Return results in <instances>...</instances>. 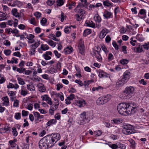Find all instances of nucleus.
<instances>
[{
	"instance_id": "obj_64",
	"label": "nucleus",
	"mask_w": 149,
	"mask_h": 149,
	"mask_svg": "<svg viewBox=\"0 0 149 149\" xmlns=\"http://www.w3.org/2000/svg\"><path fill=\"white\" fill-rule=\"evenodd\" d=\"M47 22V19L45 18H44L41 20V23L42 25H44Z\"/></svg>"
},
{
	"instance_id": "obj_60",
	"label": "nucleus",
	"mask_w": 149,
	"mask_h": 149,
	"mask_svg": "<svg viewBox=\"0 0 149 149\" xmlns=\"http://www.w3.org/2000/svg\"><path fill=\"white\" fill-rule=\"evenodd\" d=\"M113 59V54L110 53L109 54L108 57V60L109 61H112Z\"/></svg>"
},
{
	"instance_id": "obj_61",
	"label": "nucleus",
	"mask_w": 149,
	"mask_h": 149,
	"mask_svg": "<svg viewBox=\"0 0 149 149\" xmlns=\"http://www.w3.org/2000/svg\"><path fill=\"white\" fill-rule=\"evenodd\" d=\"M57 5L58 6H62L64 3L63 0H57Z\"/></svg>"
},
{
	"instance_id": "obj_62",
	"label": "nucleus",
	"mask_w": 149,
	"mask_h": 149,
	"mask_svg": "<svg viewBox=\"0 0 149 149\" xmlns=\"http://www.w3.org/2000/svg\"><path fill=\"white\" fill-rule=\"evenodd\" d=\"M74 97L75 95L73 94H70L69 96L67 98L68 99V100H71L74 98Z\"/></svg>"
},
{
	"instance_id": "obj_24",
	"label": "nucleus",
	"mask_w": 149,
	"mask_h": 149,
	"mask_svg": "<svg viewBox=\"0 0 149 149\" xmlns=\"http://www.w3.org/2000/svg\"><path fill=\"white\" fill-rule=\"evenodd\" d=\"M86 26H90L92 28H94L95 24L92 21H86L85 23Z\"/></svg>"
},
{
	"instance_id": "obj_22",
	"label": "nucleus",
	"mask_w": 149,
	"mask_h": 149,
	"mask_svg": "<svg viewBox=\"0 0 149 149\" xmlns=\"http://www.w3.org/2000/svg\"><path fill=\"white\" fill-rule=\"evenodd\" d=\"M112 15V13L110 12L105 10L103 16L106 19L109 18L111 17Z\"/></svg>"
},
{
	"instance_id": "obj_36",
	"label": "nucleus",
	"mask_w": 149,
	"mask_h": 149,
	"mask_svg": "<svg viewBox=\"0 0 149 149\" xmlns=\"http://www.w3.org/2000/svg\"><path fill=\"white\" fill-rule=\"evenodd\" d=\"M103 4L104 6L109 7L110 6H112V3H110L108 0H107L103 1Z\"/></svg>"
},
{
	"instance_id": "obj_2",
	"label": "nucleus",
	"mask_w": 149,
	"mask_h": 149,
	"mask_svg": "<svg viewBox=\"0 0 149 149\" xmlns=\"http://www.w3.org/2000/svg\"><path fill=\"white\" fill-rule=\"evenodd\" d=\"M130 73L128 71H125L121 79L116 83V85L118 87L122 86L126 83L130 78Z\"/></svg>"
},
{
	"instance_id": "obj_33",
	"label": "nucleus",
	"mask_w": 149,
	"mask_h": 149,
	"mask_svg": "<svg viewBox=\"0 0 149 149\" xmlns=\"http://www.w3.org/2000/svg\"><path fill=\"white\" fill-rule=\"evenodd\" d=\"M113 122L116 124H119L123 122V119L120 118L115 119L113 120Z\"/></svg>"
},
{
	"instance_id": "obj_14",
	"label": "nucleus",
	"mask_w": 149,
	"mask_h": 149,
	"mask_svg": "<svg viewBox=\"0 0 149 149\" xmlns=\"http://www.w3.org/2000/svg\"><path fill=\"white\" fill-rule=\"evenodd\" d=\"M5 30L6 31L8 34H10L11 33L17 34L19 32L16 29L13 30L11 28L6 29Z\"/></svg>"
},
{
	"instance_id": "obj_3",
	"label": "nucleus",
	"mask_w": 149,
	"mask_h": 149,
	"mask_svg": "<svg viewBox=\"0 0 149 149\" xmlns=\"http://www.w3.org/2000/svg\"><path fill=\"white\" fill-rule=\"evenodd\" d=\"M101 51V49L100 47L95 46L92 49V51L91 52L92 56L93 57L95 56L100 61H101L102 59L101 56L100 54V52Z\"/></svg>"
},
{
	"instance_id": "obj_5",
	"label": "nucleus",
	"mask_w": 149,
	"mask_h": 149,
	"mask_svg": "<svg viewBox=\"0 0 149 149\" xmlns=\"http://www.w3.org/2000/svg\"><path fill=\"white\" fill-rule=\"evenodd\" d=\"M79 52L82 55H84L85 51V47L84 44V41L82 39H80L79 41L78 45Z\"/></svg>"
},
{
	"instance_id": "obj_13",
	"label": "nucleus",
	"mask_w": 149,
	"mask_h": 149,
	"mask_svg": "<svg viewBox=\"0 0 149 149\" xmlns=\"http://www.w3.org/2000/svg\"><path fill=\"white\" fill-rule=\"evenodd\" d=\"M47 145L45 142H43L42 141L40 140L39 143V146L41 149H47L48 148Z\"/></svg>"
},
{
	"instance_id": "obj_43",
	"label": "nucleus",
	"mask_w": 149,
	"mask_h": 149,
	"mask_svg": "<svg viewBox=\"0 0 149 149\" xmlns=\"http://www.w3.org/2000/svg\"><path fill=\"white\" fill-rule=\"evenodd\" d=\"M142 46L144 49L146 50H148L149 48V42L146 43Z\"/></svg>"
},
{
	"instance_id": "obj_32",
	"label": "nucleus",
	"mask_w": 149,
	"mask_h": 149,
	"mask_svg": "<svg viewBox=\"0 0 149 149\" xmlns=\"http://www.w3.org/2000/svg\"><path fill=\"white\" fill-rule=\"evenodd\" d=\"M40 48L43 51H46L49 49V47L46 44H41L40 45Z\"/></svg>"
},
{
	"instance_id": "obj_40",
	"label": "nucleus",
	"mask_w": 149,
	"mask_h": 149,
	"mask_svg": "<svg viewBox=\"0 0 149 149\" xmlns=\"http://www.w3.org/2000/svg\"><path fill=\"white\" fill-rule=\"evenodd\" d=\"M55 1L54 0H48L47 1V4L49 6H51L55 3Z\"/></svg>"
},
{
	"instance_id": "obj_25",
	"label": "nucleus",
	"mask_w": 149,
	"mask_h": 149,
	"mask_svg": "<svg viewBox=\"0 0 149 149\" xmlns=\"http://www.w3.org/2000/svg\"><path fill=\"white\" fill-rule=\"evenodd\" d=\"M11 12L13 15L16 17H19V14L17 12V10L16 9H13L12 10Z\"/></svg>"
},
{
	"instance_id": "obj_6",
	"label": "nucleus",
	"mask_w": 149,
	"mask_h": 149,
	"mask_svg": "<svg viewBox=\"0 0 149 149\" xmlns=\"http://www.w3.org/2000/svg\"><path fill=\"white\" fill-rule=\"evenodd\" d=\"M80 119L78 122V123L80 125L84 124L86 123V121L87 120L86 118V113L84 111L80 115Z\"/></svg>"
},
{
	"instance_id": "obj_4",
	"label": "nucleus",
	"mask_w": 149,
	"mask_h": 149,
	"mask_svg": "<svg viewBox=\"0 0 149 149\" xmlns=\"http://www.w3.org/2000/svg\"><path fill=\"white\" fill-rule=\"evenodd\" d=\"M123 133L125 134H130L135 132L132 126L130 124H124L123 126Z\"/></svg>"
},
{
	"instance_id": "obj_52",
	"label": "nucleus",
	"mask_w": 149,
	"mask_h": 149,
	"mask_svg": "<svg viewBox=\"0 0 149 149\" xmlns=\"http://www.w3.org/2000/svg\"><path fill=\"white\" fill-rule=\"evenodd\" d=\"M29 112L26 111L24 110H22V116H26L28 115Z\"/></svg>"
},
{
	"instance_id": "obj_20",
	"label": "nucleus",
	"mask_w": 149,
	"mask_h": 149,
	"mask_svg": "<svg viewBox=\"0 0 149 149\" xmlns=\"http://www.w3.org/2000/svg\"><path fill=\"white\" fill-rule=\"evenodd\" d=\"M72 51V48L70 46L68 47L64 50V52L65 54H69L71 53Z\"/></svg>"
},
{
	"instance_id": "obj_51",
	"label": "nucleus",
	"mask_w": 149,
	"mask_h": 149,
	"mask_svg": "<svg viewBox=\"0 0 149 149\" xmlns=\"http://www.w3.org/2000/svg\"><path fill=\"white\" fill-rule=\"evenodd\" d=\"M8 128H0V133L2 134L5 132H6L8 131Z\"/></svg>"
},
{
	"instance_id": "obj_38",
	"label": "nucleus",
	"mask_w": 149,
	"mask_h": 149,
	"mask_svg": "<svg viewBox=\"0 0 149 149\" xmlns=\"http://www.w3.org/2000/svg\"><path fill=\"white\" fill-rule=\"evenodd\" d=\"M17 80L19 84L23 85L25 84V83L23 79L21 78L20 77H18L17 78Z\"/></svg>"
},
{
	"instance_id": "obj_34",
	"label": "nucleus",
	"mask_w": 149,
	"mask_h": 149,
	"mask_svg": "<svg viewBox=\"0 0 149 149\" xmlns=\"http://www.w3.org/2000/svg\"><path fill=\"white\" fill-rule=\"evenodd\" d=\"M142 46H139V47L134 49L135 52L138 53H141L143 51Z\"/></svg>"
},
{
	"instance_id": "obj_10",
	"label": "nucleus",
	"mask_w": 149,
	"mask_h": 149,
	"mask_svg": "<svg viewBox=\"0 0 149 149\" xmlns=\"http://www.w3.org/2000/svg\"><path fill=\"white\" fill-rule=\"evenodd\" d=\"M50 135L55 143L60 139V134L58 133H52Z\"/></svg>"
},
{
	"instance_id": "obj_47",
	"label": "nucleus",
	"mask_w": 149,
	"mask_h": 149,
	"mask_svg": "<svg viewBox=\"0 0 149 149\" xmlns=\"http://www.w3.org/2000/svg\"><path fill=\"white\" fill-rule=\"evenodd\" d=\"M34 37L35 36L33 35L29 34L27 35L26 38L28 39V40H32L33 39Z\"/></svg>"
},
{
	"instance_id": "obj_28",
	"label": "nucleus",
	"mask_w": 149,
	"mask_h": 149,
	"mask_svg": "<svg viewBox=\"0 0 149 149\" xmlns=\"http://www.w3.org/2000/svg\"><path fill=\"white\" fill-rule=\"evenodd\" d=\"M91 32V29H87L85 30L83 33L84 36L86 37L88 35L90 34Z\"/></svg>"
},
{
	"instance_id": "obj_59",
	"label": "nucleus",
	"mask_w": 149,
	"mask_h": 149,
	"mask_svg": "<svg viewBox=\"0 0 149 149\" xmlns=\"http://www.w3.org/2000/svg\"><path fill=\"white\" fill-rule=\"evenodd\" d=\"M83 10L79 8V6L78 5L77 7L74 9V11L75 12L79 13L80 12H81V11Z\"/></svg>"
},
{
	"instance_id": "obj_45",
	"label": "nucleus",
	"mask_w": 149,
	"mask_h": 149,
	"mask_svg": "<svg viewBox=\"0 0 149 149\" xmlns=\"http://www.w3.org/2000/svg\"><path fill=\"white\" fill-rule=\"evenodd\" d=\"M101 48L102 50L107 54L109 52L108 50H107L106 47L104 45L101 46Z\"/></svg>"
},
{
	"instance_id": "obj_37",
	"label": "nucleus",
	"mask_w": 149,
	"mask_h": 149,
	"mask_svg": "<svg viewBox=\"0 0 149 149\" xmlns=\"http://www.w3.org/2000/svg\"><path fill=\"white\" fill-rule=\"evenodd\" d=\"M30 23L33 25H34L36 26L37 25V22L34 18H32L30 19Z\"/></svg>"
},
{
	"instance_id": "obj_29",
	"label": "nucleus",
	"mask_w": 149,
	"mask_h": 149,
	"mask_svg": "<svg viewBox=\"0 0 149 149\" xmlns=\"http://www.w3.org/2000/svg\"><path fill=\"white\" fill-rule=\"evenodd\" d=\"M27 88L29 90L31 91H34L35 90V87L32 84H28L27 86Z\"/></svg>"
},
{
	"instance_id": "obj_41",
	"label": "nucleus",
	"mask_w": 149,
	"mask_h": 149,
	"mask_svg": "<svg viewBox=\"0 0 149 149\" xmlns=\"http://www.w3.org/2000/svg\"><path fill=\"white\" fill-rule=\"evenodd\" d=\"M71 30L70 26H67L65 28L64 32L66 33H69L70 32Z\"/></svg>"
},
{
	"instance_id": "obj_50",
	"label": "nucleus",
	"mask_w": 149,
	"mask_h": 149,
	"mask_svg": "<svg viewBox=\"0 0 149 149\" xmlns=\"http://www.w3.org/2000/svg\"><path fill=\"white\" fill-rule=\"evenodd\" d=\"M120 63L122 65H125L127 64L128 61L126 59L121 60L120 61Z\"/></svg>"
},
{
	"instance_id": "obj_30",
	"label": "nucleus",
	"mask_w": 149,
	"mask_h": 149,
	"mask_svg": "<svg viewBox=\"0 0 149 149\" xmlns=\"http://www.w3.org/2000/svg\"><path fill=\"white\" fill-rule=\"evenodd\" d=\"M54 107L52 109H50L49 110V112L50 114L53 115L54 114V111L57 108V106L56 105H55Z\"/></svg>"
},
{
	"instance_id": "obj_39",
	"label": "nucleus",
	"mask_w": 149,
	"mask_h": 149,
	"mask_svg": "<svg viewBox=\"0 0 149 149\" xmlns=\"http://www.w3.org/2000/svg\"><path fill=\"white\" fill-rule=\"evenodd\" d=\"M74 16L75 19L78 21H80L82 19L79 14H76Z\"/></svg>"
},
{
	"instance_id": "obj_53",
	"label": "nucleus",
	"mask_w": 149,
	"mask_h": 149,
	"mask_svg": "<svg viewBox=\"0 0 149 149\" xmlns=\"http://www.w3.org/2000/svg\"><path fill=\"white\" fill-rule=\"evenodd\" d=\"M49 97L46 95H44L41 96V98L42 100L47 101Z\"/></svg>"
},
{
	"instance_id": "obj_48",
	"label": "nucleus",
	"mask_w": 149,
	"mask_h": 149,
	"mask_svg": "<svg viewBox=\"0 0 149 149\" xmlns=\"http://www.w3.org/2000/svg\"><path fill=\"white\" fill-rule=\"evenodd\" d=\"M17 71L19 73H24L25 69L23 68H20L17 69Z\"/></svg>"
},
{
	"instance_id": "obj_58",
	"label": "nucleus",
	"mask_w": 149,
	"mask_h": 149,
	"mask_svg": "<svg viewBox=\"0 0 149 149\" xmlns=\"http://www.w3.org/2000/svg\"><path fill=\"white\" fill-rule=\"evenodd\" d=\"M75 82L81 86H82L84 85V83H82L81 81L77 79L75 80Z\"/></svg>"
},
{
	"instance_id": "obj_35",
	"label": "nucleus",
	"mask_w": 149,
	"mask_h": 149,
	"mask_svg": "<svg viewBox=\"0 0 149 149\" xmlns=\"http://www.w3.org/2000/svg\"><path fill=\"white\" fill-rule=\"evenodd\" d=\"M56 122V121L55 119H52L50 120L47 123V125L48 126L51 125L52 124H55Z\"/></svg>"
},
{
	"instance_id": "obj_16",
	"label": "nucleus",
	"mask_w": 149,
	"mask_h": 149,
	"mask_svg": "<svg viewBox=\"0 0 149 149\" xmlns=\"http://www.w3.org/2000/svg\"><path fill=\"white\" fill-rule=\"evenodd\" d=\"M2 100L3 101V104L5 106H8L9 105V98L8 96H6L2 98Z\"/></svg>"
},
{
	"instance_id": "obj_18",
	"label": "nucleus",
	"mask_w": 149,
	"mask_h": 149,
	"mask_svg": "<svg viewBox=\"0 0 149 149\" xmlns=\"http://www.w3.org/2000/svg\"><path fill=\"white\" fill-rule=\"evenodd\" d=\"M25 88L24 87V86H21V89L20 90V94L23 96H25L26 95L28 92L27 90L25 89Z\"/></svg>"
},
{
	"instance_id": "obj_55",
	"label": "nucleus",
	"mask_w": 149,
	"mask_h": 149,
	"mask_svg": "<svg viewBox=\"0 0 149 149\" xmlns=\"http://www.w3.org/2000/svg\"><path fill=\"white\" fill-rule=\"evenodd\" d=\"M4 54L6 56L10 55L11 53V51L10 50L8 49H5L4 50Z\"/></svg>"
},
{
	"instance_id": "obj_21",
	"label": "nucleus",
	"mask_w": 149,
	"mask_h": 149,
	"mask_svg": "<svg viewBox=\"0 0 149 149\" xmlns=\"http://www.w3.org/2000/svg\"><path fill=\"white\" fill-rule=\"evenodd\" d=\"M98 75L100 78L106 76L107 73L101 70H99L97 71Z\"/></svg>"
},
{
	"instance_id": "obj_8",
	"label": "nucleus",
	"mask_w": 149,
	"mask_h": 149,
	"mask_svg": "<svg viewBox=\"0 0 149 149\" xmlns=\"http://www.w3.org/2000/svg\"><path fill=\"white\" fill-rule=\"evenodd\" d=\"M73 104L80 107H84L86 104L85 101L83 99L79 98L77 100H75Z\"/></svg>"
},
{
	"instance_id": "obj_11",
	"label": "nucleus",
	"mask_w": 149,
	"mask_h": 149,
	"mask_svg": "<svg viewBox=\"0 0 149 149\" xmlns=\"http://www.w3.org/2000/svg\"><path fill=\"white\" fill-rule=\"evenodd\" d=\"M33 115L36 118L35 120L36 123H38L40 122L41 120H39V119L42 118L44 117L43 116L40 115L39 113L37 112H33Z\"/></svg>"
},
{
	"instance_id": "obj_9",
	"label": "nucleus",
	"mask_w": 149,
	"mask_h": 149,
	"mask_svg": "<svg viewBox=\"0 0 149 149\" xmlns=\"http://www.w3.org/2000/svg\"><path fill=\"white\" fill-rule=\"evenodd\" d=\"M134 91V88L132 86L127 87L124 91V93L126 95V96H129L132 94Z\"/></svg>"
},
{
	"instance_id": "obj_42",
	"label": "nucleus",
	"mask_w": 149,
	"mask_h": 149,
	"mask_svg": "<svg viewBox=\"0 0 149 149\" xmlns=\"http://www.w3.org/2000/svg\"><path fill=\"white\" fill-rule=\"evenodd\" d=\"M93 82V80L92 79L88 80V81H84V85L85 86H88L89 84H90L91 83Z\"/></svg>"
},
{
	"instance_id": "obj_49",
	"label": "nucleus",
	"mask_w": 149,
	"mask_h": 149,
	"mask_svg": "<svg viewBox=\"0 0 149 149\" xmlns=\"http://www.w3.org/2000/svg\"><path fill=\"white\" fill-rule=\"evenodd\" d=\"M12 129L13 130L12 132L13 135L15 136H16L17 135V132L16 130V128L13 127Z\"/></svg>"
},
{
	"instance_id": "obj_19",
	"label": "nucleus",
	"mask_w": 149,
	"mask_h": 149,
	"mask_svg": "<svg viewBox=\"0 0 149 149\" xmlns=\"http://www.w3.org/2000/svg\"><path fill=\"white\" fill-rule=\"evenodd\" d=\"M96 104L98 105H103L105 104L102 97L98 98L96 101Z\"/></svg>"
},
{
	"instance_id": "obj_46",
	"label": "nucleus",
	"mask_w": 149,
	"mask_h": 149,
	"mask_svg": "<svg viewBox=\"0 0 149 149\" xmlns=\"http://www.w3.org/2000/svg\"><path fill=\"white\" fill-rule=\"evenodd\" d=\"M19 101L17 100H15L14 101L13 106L15 107H18L19 105Z\"/></svg>"
},
{
	"instance_id": "obj_12",
	"label": "nucleus",
	"mask_w": 149,
	"mask_h": 149,
	"mask_svg": "<svg viewBox=\"0 0 149 149\" xmlns=\"http://www.w3.org/2000/svg\"><path fill=\"white\" fill-rule=\"evenodd\" d=\"M108 32L109 30L106 29H102L100 33L99 38L101 39L104 38Z\"/></svg>"
},
{
	"instance_id": "obj_27",
	"label": "nucleus",
	"mask_w": 149,
	"mask_h": 149,
	"mask_svg": "<svg viewBox=\"0 0 149 149\" xmlns=\"http://www.w3.org/2000/svg\"><path fill=\"white\" fill-rule=\"evenodd\" d=\"M94 19L95 21L99 23L101 21V18L99 15L97 14H95L94 17Z\"/></svg>"
},
{
	"instance_id": "obj_63",
	"label": "nucleus",
	"mask_w": 149,
	"mask_h": 149,
	"mask_svg": "<svg viewBox=\"0 0 149 149\" xmlns=\"http://www.w3.org/2000/svg\"><path fill=\"white\" fill-rule=\"evenodd\" d=\"M54 54L57 58H59L61 57V54L59 53H58L57 51L56 50H54Z\"/></svg>"
},
{
	"instance_id": "obj_56",
	"label": "nucleus",
	"mask_w": 149,
	"mask_h": 149,
	"mask_svg": "<svg viewBox=\"0 0 149 149\" xmlns=\"http://www.w3.org/2000/svg\"><path fill=\"white\" fill-rule=\"evenodd\" d=\"M118 148L121 149H125L126 148V146L125 145L121 143H119L118 144Z\"/></svg>"
},
{
	"instance_id": "obj_17",
	"label": "nucleus",
	"mask_w": 149,
	"mask_h": 149,
	"mask_svg": "<svg viewBox=\"0 0 149 149\" xmlns=\"http://www.w3.org/2000/svg\"><path fill=\"white\" fill-rule=\"evenodd\" d=\"M9 143H10V147L8 148H12L13 149H19L17 145L15 143L14 141L10 140L9 141Z\"/></svg>"
},
{
	"instance_id": "obj_44",
	"label": "nucleus",
	"mask_w": 149,
	"mask_h": 149,
	"mask_svg": "<svg viewBox=\"0 0 149 149\" xmlns=\"http://www.w3.org/2000/svg\"><path fill=\"white\" fill-rule=\"evenodd\" d=\"M15 118L17 120H19L21 118V115L20 113H17L15 114Z\"/></svg>"
},
{
	"instance_id": "obj_57",
	"label": "nucleus",
	"mask_w": 149,
	"mask_h": 149,
	"mask_svg": "<svg viewBox=\"0 0 149 149\" xmlns=\"http://www.w3.org/2000/svg\"><path fill=\"white\" fill-rule=\"evenodd\" d=\"M42 56L44 57V58L47 60H50L51 59V58L50 56H49L45 54H44L42 55Z\"/></svg>"
},
{
	"instance_id": "obj_23",
	"label": "nucleus",
	"mask_w": 149,
	"mask_h": 149,
	"mask_svg": "<svg viewBox=\"0 0 149 149\" xmlns=\"http://www.w3.org/2000/svg\"><path fill=\"white\" fill-rule=\"evenodd\" d=\"M105 103H106L109 101L111 98V96L110 95L107 94L105 96L102 97Z\"/></svg>"
},
{
	"instance_id": "obj_26",
	"label": "nucleus",
	"mask_w": 149,
	"mask_h": 149,
	"mask_svg": "<svg viewBox=\"0 0 149 149\" xmlns=\"http://www.w3.org/2000/svg\"><path fill=\"white\" fill-rule=\"evenodd\" d=\"M6 19V14L2 12H0V21L4 20Z\"/></svg>"
},
{
	"instance_id": "obj_1",
	"label": "nucleus",
	"mask_w": 149,
	"mask_h": 149,
	"mask_svg": "<svg viewBox=\"0 0 149 149\" xmlns=\"http://www.w3.org/2000/svg\"><path fill=\"white\" fill-rule=\"evenodd\" d=\"M132 103H121L117 106V110L120 114L127 116L134 112V109L136 107H133Z\"/></svg>"
},
{
	"instance_id": "obj_31",
	"label": "nucleus",
	"mask_w": 149,
	"mask_h": 149,
	"mask_svg": "<svg viewBox=\"0 0 149 149\" xmlns=\"http://www.w3.org/2000/svg\"><path fill=\"white\" fill-rule=\"evenodd\" d=\"M47 42L49 45L52 47H55L56 45V42H54L51 40H49L48 41H47Z\"/></svg>"
},
{
	"instance_id": "obj_7",
	"label": "nucleus",
	"mask_w": 149,
	"mask_h": 149,
	"mask_svg": "<svg viewBox=\"0 0 149 149\" xmlns=\"http://www.w3.org/2000/svg\"><path fill=\"white\" fill-rule=\"evenodd\" d=\"M45 138V142L47 145L48 148H51L55 143L52 140V139L50 135L47 136Z\"/></svg>"
},
{
	"instance_id": "obj_15",
	"label": "nucleus",
	"mask_w": 149,
	"mask_h": 149,
	"mask_svg": "<svg viewBox=\"0 0 149 149\" xmlns=\"http://www.w3.org/2000/svg\"><path fill=\"white\" fill-rule=\"evenodd\" d=\"M37 86L38 88L39 91L40 92H44L46 91V88L42 83L38 84L37 85Z\"/></svg>"
},
{
	"instance_id": "obj_54",
	"label": "nucleus",
	"mask_w": 149,
	"mask_h": 149,
	"mask_svg": "<svg viewBox=\"0 0 149 149\" xmlns=\"http://www.w3.org/2000/svg\"><path fill=\"white\" fill-rule=\"evenodd\" d=\"M34 15L37 18V19H38L41 17V13L39 12H36L34 13Z\"/></svg>"
}]
</instances>
